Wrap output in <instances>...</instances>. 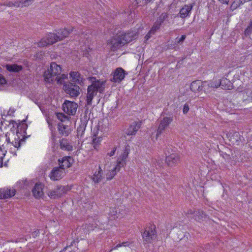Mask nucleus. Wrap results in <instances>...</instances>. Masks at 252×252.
<instances>
[{"instance_id":"nucleus-1","label":"nucleus","mask_w":252,"mask_h":252,"mask_svg":"<svg viewBox=\"0 0 252 252\" xmlns=\"http://www.w3.org/2000/svg\"><path fill=\"white\" fill-rule=\"evenodd\" d=\"M26 119L23 120L17 126L16 134L15 137V142L12 143L15 148L18 149L22 142H24L29 136H26V130L28 125L26 123Z\"/></svg>"},{"instance_id":"nucleus-2","label":"nucleus","mask_w":252,"mask_h":252,"mask_svg":"<svg viewBox=\"0 0 252 252\" xmlns=\"http://www.w3.org/2000/svg\"><path fill=\"white\" fill-rule=\"evenodd\" d=\"M144 244H151L157 237L156 225L150 224L141 232Z\"/></svg>"},{"instance_id":"nucleus-3","label":"nucleus","mask_w":252,"mask_h":252,"mask_svg":"<svg viewBox=\"0 0 252 252\" xmlns=\"http://www.w3.org/2000/svg\"><path fill=\"white\" fill-rule=\"evenodd\" d=\"M63 89L65 93L70 95V97L76 98L80 94V88L75 83L67 82L64 83Z\"/></svg>"},{"instance_id":"nucleus-4","label":"nucleus","mask_w":252,"mask_h":252,"mask_svg":"<svg viewBox=\"0 0 252 252\" xmlns=\"http://www.w3.org/2000/svg\"><path fill=\"white\" fill-rule=\"evenodd\" d=\"M59 36L57 33H49L45 37L41 38L37 43L39 47H43L52 45L59 40Z\"/></svg>"},{"instance_id":"nucleus-5","label":"nucleus","mask_w":252,"mask_h":252,"mask_svg":"<svg viewBox=\"0 0 252 252\" xmlns=\"http://www.w3.org/2000/svg\"><path fill=\"white\" fill-rule=\"evenodd\" d=\"M167 115H168V116L164 117L160 120V124L157 130L156 140L158 139V137L161 135L165 128L167 127L173 121V116L172 114H167Z\"/></svg>"},{"instance_id":"nucleus-6","label":"nucleus","mask_w":252,"mask_h":252,"mask_svg":"<svg viewBox=\"0 0 252 252\" xmlns=\"http://www.w3.org/2000/svg\"><path fill=\"white\" fill-rule=\"evenodd\" d=\"M78 105L77 103L65 100L62 105L63 111L69 115L74 116L76 113Z\"/></svg>"},{"instance_id":"nucleus-7","label":"nucleus","mask_w":252,"mask_h":252,"mask_svg":"<svg viewBox=\"0 0 252 252\" xmlns=\"http://www.w3.org/2000/svg\"><path fill=\"white\" fill-rule=\"evenodd\" d=\"M88 79L90 81H92V84L89 86L92 87L97 93V92L101 94L104 93L106 81H101L100 80H97L95 77L93 76L90 77Z\"/></svg>"},{"instance_id":"nucleus-8","label":"nucleus","mask_w":252,"mask_h":252,"mask_svg":"<svg viewBox=\"0 0 252 252\" xmlns=\"http://www.w3.org/2000/svg\"><path fill=\"white\" fill-rule=\"evenodd\" d=\"M127 74V72L122 67L117 68L113 72V77L110 81L114 83H120Z\"/></svg>"},{"instance_id":"nucleus-9","label":"nucleus","mask_w":252,"mask_h":252,"mask_svg":"<svg viewBox=\"0 0 252 252\" xmlns=\"http://www.w3.org/2000/svg\"><path fill=\"white\" fill-rule=\"evenodd\" d=\"M138 33L135 31H128L126 32H123L121 33V37H122L123 41L126 44H127L133 40L137 38Z\"/></svg>"},{"instance_id":"nucleus-10","label":"nucleus","mask_w":252,"mask_h":252,"mask_svg":"<svg viewBox=\"0 0 252 252\" xmlns=\"http://www.w3.org/2000/svg\"><path fill=\"white\" fill-rule=\"evenodd\" d=\"M194 4V3L185 4L180 9L179 12L177 14V17L185 19L190 16Z\"/></svg>"},{"instance_id":"nucleus-11","label":"nucleus","mask_w":252,"mask_h":252,"mask_svg":"<svg viewBox=\"0 0 252 252\" xmlns=\"http://www.w3.org/2000/svg\"><path fill=\"white\" fill-rule=\"evenodd\" d=\"M226 136L229 141L233 145H239L240 142L241 141V138H243V137L240 135L239 132L233 130L229 131V132L226 134Z\"/></svg>"},{"instance_id":"nucleus-12","label":"nucleus","mask_w":252,"mask_h":252,"mask_svg":"<svg viewBox=\"0 0 252 252\" xmlns=\"http://www.w3.org/2000/svg\"><path fill=\"white\" fill-rule=\"evenodd\" d=\"M206 83V82H202L200 80H196L190 84V89L194 93L205 91V87Z\"/></svg>"},{"instance_id":"nucleus-13","label":"nucleus","mask_w":252,"mask_h":252,"mask_svg":"<svg viewBox=\"0 0 252 252\" xmlns=\"http://www.w3.org/2000/svg\"><path fill=\"white\" fill-rule=\"evenodd\" d=\"M142 123L141 121L132 122L129 127L126 129L125 133L129 136L135 135L138 130L141 127Z\"/></svg>"},{"instance_id":"nucleus-14","label":"nucleus","mask_w":252,"mask_h":252,"mask_svg":"<svg viewBox=\"0 0 252 252\" xmlns=\"http://www.w3.org/2000/svg\"><path fill=\"white\" fill-rule=\"evenodd\" d=\"M180 158L177 153H172L166 156L165 161L168 166L173 167L179 163Z\"/></svg>"},{"instance_id":"nucleus-15","label":"nucleus","mask_w":252,"mask_h":252,"mask_svg":"<svg viewBox=\"0 0 252 252\" xmlns=\"http://www.w3.org/2000/svg\"><path fill=\"white\" fill-rule=\"evenodd\" d=\"M44 185L40 182L36 183L32 189L33 196L36 198H42L44 196L43 189Z\"/></svg>"},{"instance_id":"nucleus-16","label":"nucleus","mask_w":252,"mask_h":252,"mask_svg":"<svg viewBox=\"0 0 252 252\" xmlns=\"http://www.w3.org/2000/svg\"><path fill=\"white\" fill-rule=\"evenodd\" d=\"M70 77L72 78V81L76 82L80 86H84L85 79L82 76L78 71H70Z\"/></svg>"},{"instance_id":"nucleus-17","label":"nucleus","mask_w":252,"mask_h":252,"mask_svg":"<svg viewBox=\"0 0 252 252\" xmlns=\"http://www.w3.org/2000/svg\"><path fill=\"white\" fill-rule=\"evenodd\" d=\"M73 160V158L70 156L63 157L62 159H58L59 166L62 169L64 170L65 168H68L72 165L70 160Z\"/></svg>"},{"instance_id":"nucleus-18","label":"nucleus","mask_w":252,"mask_h":252,"mask_svg":"<svg viewBox=\"0 0 252 252\" xmlns=\"http://www.w3.org/2000/svg\"><path fill=\"white\" fill-rule=\"evenodd\" d=\"M89 119L86 114L85 115L83 119L81 118V124L77 128L78 136H82L84 134Z\"/></svg>"},{"instance_id":"nucleus-19","label":"nucleus","mask_w":252,"mask_h":252,"mask_svg":"<svg viewBox=\"0 0 252 252\" xmlns=\"http://www.w3.org/2000/svg\"><path fill=\"white\" fill-rule=\"evenodd\" d=\"M61 169H62L60 166L59 167L53 168L49 175L52 180L57 181L62 178V175L63 174V172Z\"/></svg>"},{"instance_id":"nucleus-20","label":"nucleus","mask_w":252,"mask_h":252,"mask_svg":"<svg viewBox=\"0 0 252 252\" xmlns=\"http://www.w3.org/2000/svg\"><path fill=\"white\" fill-rule=\"evenodd\" d=\"M59 134L62 136H67L71 132V129L67 125H63L62 123H59L57 126Z\"/></svg>"},{"instance_id":"nucleus-21","label":"nucleus","mask_w":252,"mask_h":252,"mask_svg":"<svg viewBox=\"0 0 252 252\" xmlns=\"http://www.w3.org/2000/svg\"><path fill=\"white\" fill-rule=\"evenodd\" d=\"M71 187L68 185L67 186H58L56 188L55 191L58 195L59 198L62 197L63 194L67 193L68 191L70 190Z\"/></svg>"},{"instance_id":"nucleus-22","label":"nucleus","mask_w":252,"mask_h":252,"mask_svg":"<svg viewBox=\"0 0 252 252\" xmlns=\"http://www.w3.org/2000/svg\"><path fill=\"white\" fill-rule=\"evenodd\" d=\"M97 94V93L94 90L92 87L89 86L87 88V94L86 96V105H91L92 103V100L94 96Z\"/></svg>"},{"instance_id":"nucleus-23","label":"nucleus","mask_w":252,"mask_h":252,"mask_svg":"<svg viewBox=\"0 0 252 252\" xmlns=\"http://www.w3.org/2000/svg\"><path fill=\"white\" fill-rule=\"evenodd\" d=\"M73 28L70 27L69 28H64L63 29L59 30L57 32L58 36L59 38V40H62L67 37L70 33L73 31Z\"/></svg>"},{"instance_id":"nucleus-24","label":"nucleus","mask_w":252,"mask_h":252,"mask_svg":"<svg viewBox=\"0 0 252 252\" xmlns=\"http://www.w3.org/2000/svg\"><path fill=\"white\" fill-rule=\"evenodd\" d=\"M60 148L64 151H72L73 146L70 144L68 140L65 138H63L59 141Z\"/></svg>"},{"instance_id":"nucleus-25","label":"nucleus","mask_w":252,"mask_h":252,"mask_svg":"<svg viewBox=\"0 0 252 252\" xmlns=\"http://www.w3.org/2000/svg\"><path fill=\"white\" fill-rule=\"evenodd\" d=\"M112 42V47L115 49H119L126 44L124 43L125 42L123 41L122 37H121V34H117L116 37L113 39Z\"/></svg>"},{"instance_id":"nucleus-26","label":"nucleus","mask_w":252,"mask_h":252,"mask_svg":"<svg viewBox=\"0 0 252 252\" xmlns=\"http://www.w3.org/2000/svg\"><path fill=\"white\" fill-rule=\"evenodd\" d=\"M219 85L224 90H231L233 88V83L226 78H222L219 80Z\"/></svg>"},{"instance_id":"nucleus-27","label":"nucleus","mask_w":252,"mask_h":252,"mask_svg":"<svg viewBox=\"0 0 252 252\" xmlns=\"http://www.w3.org/2000/svg\"><path fill=\"white\" fill-rule=\"evenodd\" d=\"M49 69L54 76L60 75L62 72L61 66L55 62L51 63Z\"/></svg>"},{"instance_id":"nucleus-28","label":"nucleus","mask_w":252,"mask_h":252,"mask_svg":"<svg viewBox=\"0 0 252 252\" xmlns=\"http://www.w3.org/2000/svg\"><path fill=\"white\" fill-rule=\"evenodd\" d=\"M5 67L10 72L18 73L23 69V66L17 64H6Z\"/></svg>"},{"instance_id":"nucleus-29","label":"nucleus","mask_w":252,"mask_h":252,"mask_svg":"<svg viewBox=\"0 0 252 252\" xmlns=\"http://www.w3.org/2000/svg\"><path fill=\"white\" fill-rule=\"evenodd\" d=\"M194 219L196 221H200L202 220L203 218H206L207 217V215L206 213L203 211L202 210L198 209L196 210L195 212H194Z\"/></svg>"},{"instance_id":"nucleus-30","label":"nucleus","mask_w":252,"mask_h":252,"mask_svg":"<svg viewBox=\"0 0 252 252\" xmlns=\"http://www.w3.org/2000/svg\"><path fill=\"white\" fill-rule=\"evenodd\" d=\"M243 99L244 101H252V91L249 90H245L242 92Z\"/></svg>"},{"instance_id":"nucleus-31","label":"nucleus","mask_w":252,"mask_h":252,"mask_svg":"<svg viewBox=\"0 0 252 252\" xmlns=\"http://www.w3.org/2000/svg\"><path fill=\"white\" fill-rule=\"evenodd\" d=\"M3 189V199H7L12 197L14 196L16 193V190L15 189L11 190V189Z\"/></svg>"},{"instance_id":"nucleus-32","label":"nucleus","mask_w":252,"mask_h":252,"mask_svg":"<svg viewBox=\"0 0 252 252\" xmlns=\"http://www.w3.org/2000/svg\"><path fill=\"white\" fill-rule=\"evenodd\" d=\"M54 76L52 74L49 69H48L47 70H46L43 74L44 81L46 83H49L53 82V79H52V78Z\"/></svg>"},{"instance_id":"nucleus-33","label":"nucleus","mask_w":252,"mask_h":252,"mask_svg":"<svg viewBox=\"0 0 252 252\" xmlns=\"http://www.w3.org/2000/svg\"><path fill=\"white\" fill-rule=\"evenodd\" d=\"M252 33V20H251L249 23L248 26L245 29L244 33L242 35L243 39H245V38L250 36Z\"/></svg>"},{"instance_id":"nucleus-34","label":"nucleus","mask_w":252,"mask_h":252,"mask_svg":"<svg viewBox=\"0 0 252 252\" xmlns=\"http://www.w3.org/2000/svg\"><path fill=\"white\" fill-rule=\"evenodd\" d=\"M169 18V14L167 12H163L158 17L157 20L156 22L158 23L159 25L162 26L163 22L167 20Z\"/></svg>"},{"instance_id":"nucleus-35","label":"nucleus","mask_w":252,"mask_h":252,"mask_svg":"<svg viewBox=\"0 0 252 252\" xmlns=\"http://www.w3.org/2000/svg\"><path fill=\"white\" fill-rule=\"evenodd\" d=\"M109 220H112L118 218V210L116 208H111L109 213Z\"/></svg>"},{"instance_id":"nucleus-36","label":"nucleus","mask_w":252,"mask_h":252,"mask_svg":"<svg viewBox=\"0 0 252 252\" xmlns=\"http://www.w3.org/2000/svg\"><path fill=\"white\" fill-rule=\"evenodd\" d=\"M130 152V147L127 145L125 146V149L123 154L120 156L119 158L122 160H126L128 154Z\"/></svg>"},{"instance_id":"nucleus-37","label":"nucleus","mask_w":252,"mask_h":252,"mask_svg":"<svg viewBox=\"0 0 252 252\" xmlns=\"http://www.w3.org/2000/svg\"><path fill=\"white\" fill-rule=\"evenodd\" d=\"M229 153L230 154V159L231 160V163L233 164H235L238 161V158L236 155V152L234 151V152H232V150L229 149Z\"/></svg>"},{"instance_id":"nucleus-38","label":"nucleus","mask_w":252,"mask_h":252,"mask_svg":"<svg viewBox=\"0 0 252 252\" xmlns=\"http://www.w3.org/2000/svg\"><path fill=\"white\" fill-rule=\"evenodd\" d=\"M241 5H242V1L240 2V0H234L230 5V9L231 10L234 11Z\"/></svg>"},{"instance_id":"nucleus-39","label":"nucleus","mask_w":252,"mask_h":252,"mask_svg":"<svg viewBox=\"0 0 252 252\" xmlns=\"http://www.w3.org/2000/svg\"><path fill=\"white\" fill-rule=\"evenodd\" d=\"M21 1H9L4 2L3 5L9 7L14 6L16 7H19L21 6Z\"/></svg>"},{"instance_id":"nucleus-40","label":"nucleus","mask_w":252,"mask_h":252,"mask_svg":"<svg viewBox=\"0 0 252 252\" xmlns=\"http://www.w3.org/2000/svg\"><path fill=\"white\" fill-rule=\"evenodd\" d=\"M57 118L61 122H64L65 120H69V117L64 113L61 112L56 113Z\"/></svg>"},{"instance_id":"nucleus-41","label":"nucleus","mask_w":252,"mask_h":252,"mask_svg":"<svg viewBox=\"0 0 252 252\" xmlns=\"http://www.w3.org/2000/svg\"><path fill=\"white\" fill-rule=\"evenodd\" d=\"M102 138L101 137H96L95 138H93V144L94 145V147L95 150H97V147L100 144V141H101Z\"/></svg>"},{"instance_id":"nucleus-42","label":"nucleus","mask_w":252,"mask_h":252,"mask_svg":"<svg viewBox=\"0 0 252 252\" xmlns=\"http://www.w3.org/2000/svg\"><path fill=\"white\" fill-rule=\"evenodd\" d=\"M160 25L156 22L150 30V32L155 34L158 30L160 29Z\"/></svg>"},{"instance_id":"nucleus-43","label":"nucleus","mask_w":252,"mask_h":252,"mask_svg":"<svg viewBox=\"0 0 252 252\" xmlns=\"http://www.w3.org/2000/svg\"><path fill=\"white\" fill-rule=\"evenodd\" d=\"M102 179V177L101 176V175H99L97 171H96L94 174L93 175V177L92 178L93 181L95 183H98L101 181V180Z\"/></svg>"},{"instance_id":"nucleus-44","label":"nucleus","mask_w":252,"mask_h":252,"mask_svg":"<svg viewBox=\"0 0 252 252\" xmlns=\"http://www.w3.org/2000/svg\"><path fill=\"white\" fill-rule=\"evenodd\" d=\"M181 238H180V242H187V241L189 240V238L190 237V234L188 232H186L185 233H181Z\"/></svg>"},{"instance_id":"nucleus-45","label":"nucleus","mask_w":252,"mask_h":252,"mask_svg":"<svg viewBox=\"0 0 252 252\" xmlns=\"http://www.w3.org/2000/svg\"><path fill=\"white\" fill-rule=\"evenodd\" d=\"M117 172L112 169L111 171H109L106 174V179L107 180H112L114 176L116 175Z\"/></svg>"},{"instance_id":"nucleus-46","label":"nucleus","mask_w":252,"mask_h":252,"mask_svg":"<svg viewBox=\"0 0 252 252\" xmlns=\"http://www.w3.org/2000/svg\"><path fill=\"white\" fill-rule=\"evenodd\" d=\"M220 155L224 158L225 160L229 161L230 159V154L229 151L228 152H223L222 151H220Z\"/></svg>"},{"instance_id":"nucleus-47","label":"nucleus","mask_w":252,"mask_h":252,"mask_svg":"<svg viewBox=\"0 0 252 252\" xmlns=\"http://www.w3.org/2000/svg\"><path fill=\"white\" fill-rule=\"evenodd\" d=\"M207 86L208 87L213 88H218V87H220V85H219V81H211L209 83L207 84Z\"/></svg>"},{"instance_id":"nucleus-48","label":"nucleus","mask_w":252,"mask_h":252,"mask_svg":"<svg viewBox=\"0 0 252 252\" xmlns=\"http://www.w3.org/2000/svg\"><path fill=\"white\" fill-rule=\"evenodd\" d=\"M167 49H176V48L178 47V44L176 43V42L175 41H172L170 43H168L167 45Z\"/></svg>"},{"instance_id":"nucleus-49","label":"nucleus","mask_w":252,"mask_h":252,"mask_svg":"<svg viewBox=\"0 0 252 252\" xmlns=\"http://www.w3.org/2000/svg\"><path fill=\"white\" fill-rule=\"evenodd\" d=\"M130 245V243L128 241H126V242H124L122 243H119L118 244H117L115 247H114L113 248H112L111 250V251H112L113 250H115V249H118V248L119 247H122V246H124V247H126V246H129V245Z\"/></svg>"},{"instance_id":"nucleus-50","label":"nucleus","mask_w":252,"mask_h":252,"mask_svg":"<svg viewBox=\"0 0 252 252\" xmlns=\"http://www.w3.org/2000/svg\"><path fill=\"white\" fill-rule=\"evenodd\" d=\"M48 196L50 197L51 199H58L59 197L58 196V195L57 194V193L55 191V189L52 190L50 191L48 193Z\"/></svg>"},{"instance_id":"nucleus-51","label":"nucleus","mask_w":252,"mask_h":252,"mask_svg":"<svg viewBox=\"0 0 252 252\" xmlns=\"http://www.w3.org/2000/svg\"><path fill=\"white\" fill-rule=\"evenodd\" d=\"M186 38V35L184 34L182 35L181 37L180 38L177 37L175 39V41L176 43L178 44H181L183 43V42L185 41Z\"/></svg>"},{"instance_id":"nucleus-52","label":"nucleus","mask_w":252,"mask_h":252,"mask_svg":"<svg viewBox=\"0 0 252 252\" xmlns=\"http://www.w3.org/2000/svg\"><path fill=\"white\" fill-rule=\"evenodd\" d=\"M56 81L57 82V83L58 85H64V83H66L67 82H65L64 81V80L63 79L62 77H61L60 76H57V77L56 78Z\"/></svg>"},{"instance_id":"nucleus-53","label":"nucleus","mask_w":252,"mask_h":252,"mask_svg":"<svg viewBox=\"0 0 252 252\" xmlns=\"http://www.w3.org/2000/svg\"><path fill=\"white\" fill-rule=\"evenodd\" d=\"M33 0H21V1H20L21 2L20 7H23V6H27L28 5H29L30 4H31L32 3V2Z\"/></svg>"},{"instance_id":"nucleus-54","label":"nucleus","mask_w":252,"mask_h":252,"mask_svg":"<svg viewBox=\"0 0 252 252\" xmlns=\"http://www.w3.org/2000/svg\"><path fill=\"white\" fill-rule=\"evenodd\" d=\"M7 84V81L5 77L0 73V85H4Z\"/></svg>"},{"instance_id":"nucleus-55","label":"nucleus","mask_w":252,"mask_h":252,"mask_svg":"<svg viewBox=\"0 0 252 252\" xmlns=\"http://www.w3.org/2000/svg\"><path fill=\"white\" fill-rule=\"evenodd\" d=\"M189 110V104L186 103L184 105L183 108V113L184 114H187Z\"/></svg>"},{"instance_id":"nucleus-56","label":"nucleus","mask_w":252,"mask_h":252,"mask_svg":"<svg viewBox=\"0 0 252 252\" xmlns=\"http://www.w3.org/2000/svg\"><path fill=\"white\" fill-rule=\"evenodd\" d=\"M126 160H122V159L118 158L117 161V163L118 165H121V167H124L126 164Z\"/></svg>"},{"instance_id":"nucleus-57","label":"nucleus","mask_w":252,"mask_h":252,"mask_svg":"<svg viewBox=\"0 0 252 252\" xmlns=\"http://www.w3.org/2000/svg\"><path fill=\"white\" fill-rule=\"evenodd\" d=\"M116 149H117V148L116 147H114V148H113L111 152L109 153H108V155H109L110 157H112V156H114L115 154Z\"/></svg>"},{"instance_id":"nucleus-58","label":"nucleus","mask_w":252,"mask_h":252,"mask_svg":"<svg viewBox=\"0 0 252 252\" xmlns=\"http://www.w3.org/2000/svg\"><path fill=\"white\" fill-rule=\"evenodd\" d=\"M39 229H36L35 230V231H34L32 233V237L33 238H36L39 234Z\"/></svg>"},{"instance_id":"nucleus-59","label":"nucleus","mask_w":252,"mask_h":252,"mask_svg":"<svg viewBox=\"0 0 252 252\" xmlns=\"http://www.w3.org/2000/svg\"><path fill=\"white\" fill-rule=\"evenodd\" d=\"M145 1V0H135V5L137 7L139 6H141L140 4L142 3L143 2Z\"/></svg>"},{"instance_id":"nucleus-60","label":"nucleus","mask_w":252,"mask_h":252,"mask_svg":"<svg viewBox=\"0 0 252 252\" xmlns=\"http://www.w3.org/2000/svg\"><path fill=\"white\" fill-rule=\"evenodd\" d=\"M98 130V128L97 127H96V131H95V128H94L93 132V138H95L97 136Z\"/></svg>"},{"instance_id":"nucleus-61","label":"nucleus","mask_w":252,"mask_h":252,"mask_svg":"<svg viewBox=\"0 0 252 252\" xmlns=\"http://www.w3.org/2000/svg\"><path fill=\"white\" fill-rule=\"evenodd\" d=\"M78 242H79V240L78 239H77L76 240H74L69 245H68V246L71 248L73 245H76V244L78 243Z\"/></svg>"},{"instance_id":"nucleus-62","label":"nucleus","mask_w":252,"mask_h":252,"mask_svg":"<svg viewBox=\"0 0 252 252\" xmlns=\"http://www.w3.org/2000/svg\"><path fill=\"white\" fill-rule=\"evenodd\" d=\"M153 0H145V1L142 2V3L140 4V5L145 6L147 5L148 3L152 2Z\"/></svg>"},{"instance_id":"nucleus-63","label":"nucleus","mask_w":252,"mask_h":252,"mask_svg":"<svg viewBox=\"0 0 252 252\" xmlns=\"http://www.w3.org/2000/svg\"><path fill=\"white\" fill-rule=\"evenodd\" d=\"M121 168L122 167H121V165H119L117 163L116 166L115 167V168H114L113 170L116 172H117V171L118 172L120 170Z\"/></svg>"},{"instance_id":"nucleus-64","label":"nucleus","mask_w":252,"mask_h":252,"mask_svg":"<svg viewBox=\"0 0 252 252\" xmlns=\"http://www.w3.org/2000/svg\"><path fill=\"white\" fill-rule=\"evenodd\" d=\"M65 247L67 248V250L65 251V252H75V251L73 249H72L71 247L70 248L69 246L67 245V246Z\"/></svg>"}]
</instances>
